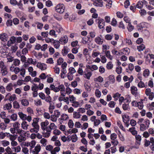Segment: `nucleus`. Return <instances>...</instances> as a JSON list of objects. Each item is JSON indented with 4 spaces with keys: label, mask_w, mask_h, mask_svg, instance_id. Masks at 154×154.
I'll return each mask as SVG.
<instances>
[{
    "label": "nucleus",
    "mask_w": 154,
    "mask_h": 154,
    "mask_svg": "<svg viewBox=\"0 0 154 154\" xmlns=\"http://www.w3.org/2000/svg\"><path fill=\"white\" fill-rule=\"evenodd\" d=\"M85 74L84 75V77L88 79H90L92 75V72L89 70H87L86 72H85Z\"/></svg>",
    "instance_id": "16"
},
{
    "label": "nucleus",
    "mask_w": 154,
    "mask_h": 154,
    "mask_svg": "<svg viewBox=\"0 0 154 154\" xmlns=\"http://www.w3.org/2000/svg\"><path fill=\"white\" fill-rule=\"evenodd\" d=\"M53 27L56 31L58 33L61 32L63 31V28L61 25L58 23L55 24Z\"/></svg>",
    "instance_id": "10"
},
{
    "label": "nucleus",
    "mask_w": 154,
    "mask_h": 154,
    "mask_svg": "<svg viewBox=\"0 0 154 154\" xmlns=\"http://www.w3.org/2000/svg\"><path fill=\"white\" fill-rule=\"evenodd\" d=\"M41 149V147L39 144H37L34 147V149H30V151L33 154H38Z\"/></svg>",
    "instance_id": "6"
},
{
    "label": "nucleus",
    "mask_w": 154,
    "mask_h": 154,
    "mask_svg": "<svg viewBox=\"0 0 154 154\" xmlns=\"http://www.w3.org/2000/svg\"><path fill=\"white\" fill-rule=\"evenodd\" d=\"M96 22L98 24V27L100 29L103 28L105 26V22L103 19L98 18L96 19Z\"/></svg>",
    "instance_id": "8"
},
{
    "label": "nucleus",
    "mask_w": 154,
    "mask_h": 154,
    "mask_svg": "<svg viewBox=\"0 0 154 154\" xmlns=\"http://www.w3.org/2000/svg\"><path fill=\"white\" fill-rule=\"evenodd\" d=\"M69 52L68 49L65 47L62 50V54L63 56H66Z\"/></svg>",
    "instance_id": "36"
},
{
    "label": "nucleus",
    "mask_w": 154,
    "mask_h": 154,
    "mask_svg": "<svg viewBox=\"0 0 154 154\" xmlns=\"http://www.w3.org/2000/svg\"><path fill=\"white\" fill-rule=\"evenodd\" d=\"M147 107L149 110H153L154 109V102H152L151 103L149 104Z\"/></svg>",
    "instance_id": "52"
},
{
    "label": "nucleus",
    "mask_w": 154,
    "mask_h": 154,
    "mask_svg": "<svg viewBox=\"0 0 154 154\" xmlns=\"http://www.w3.org/2000/svg\"><path fill=\"white\" fill-rule=\"evenodd\" d=\"M143 75L145 77H147L149 74V70L146 69L143 72Z\"/></svg>",
    "instance_id": "53"
},
{
    "label": "nucleus",
    "mask_w": 154,
    "mask_h": 154,
    "mask_svg": "<svg viewBox=\"0 0 154 154\" xmlns=\"http://www.w3.org/2000/svg\"><path fill=\"white\" fill-rule=\"evenodd\" d=\"M9 135L8 136V137L10 140L11 141H14L17 138L16 136V135H13L12 134H8Z\"/></svg>",
    "instance_id": "58"
},
{
    "label": "nucleus",
    "mask_w": 154,
    "mask_h": 154,
    "mask_svg": "<svg viewBox=\"0 0 154 154\" xmlns=\"http://www.w3.org/2000/svg\"><path fill=\"white\" fill-rule=\"evenodd\" d=\"M8 134H9V133H0V139H3L6 136V135H8Z\"/></svg>",
    "instance_id": "57"
},
{
    "label": "nucleus",
    "mask_w": 154,
    "mask_h": 154,
    "mask_svg": "<svg viewBox=\"0 0 154 154\" xmlns=\"http://www.w3.org/2000/svg\"><path fill=\"white\" fill-rule=\"evenodd\" d=\"M90 39L89 38H88V37H84L82 38V42L83 44H86L88 42L89 39Z\"/></svg>",
    "instance_id": "51"
},
{
    "label": "nucleus",
    "mask_w": 154,
    "mask_h": 154,
    "mask_svg": "<svg viewBox=\"0 0 154 154\" xmlns=\"http://www.w3.org/2000/svg\"><path fill=\"white\" fill-rule=\"evenodd\" d=\"M16 38L14 36H11L10 37V39L8 41L7 45L8 46H10L12 44L14 43L15 42Z\"/></svg>",
    "instance_id": "15"
},
{
    "label": "nucleus",
    "mask_w": 154,
    "mask_h": 154,
    "mask_svg": "<svg viewBox=\"0 0 154 154\" xmlns=\"http://www.w3.org/2000/svg\"><path fill=\"white\" fill-rule=\"evenodd\" d=\"M36 142L35 140H32L31 142H29L28 144L30 147L29 149H32L35 146L36 144Z\"/></svg>",
    "instance_id": "34"
},
{
    "label": "nucleus",
    "mask_w": 154,
    "mask_h": 154,
    "mask_svg": "<svg viewBox=\"0 0 154 154\" xmlns=\"http://www.w3.org/2000/svg\"><path fill=\"white\" fill-rule=\"evenodd\" d=\"M10 119L14 121H16L17 119V116L16 113H13L10 116Z\"/></svg>",
    "instance_id": "45"
},
{
    "label": "nucleus",
    "mask_w": 154,
    "mask_h": 154,
    "mask_svg": "<svg viewBox=\"0 0 154 154\" xmlns=\"http://www.w3.org/2000/svg\"><path fill=\"white\" fill-rule=\"evenodd\" d=\"M46 63L48 64H52L54 63L53 58H49L47 59Z\"/></svg>",
    "instance_id": "64"
},
{
    "label": "nucleus",
    "mask_w": 154,
    "mask_h": 154,
    "mask_svg": "<svg viewBox=\"0 0 154 154\" xmlns=\"http://www.w3.org/2000/svg\"><path fill=\"white\" fill-rule=\"evenodd\" d=\"M6 90L10 92L13 90V85L12 83H10L8 84L6 87Z\"/></svg>",
    "instance_id": "20"
},
{
    "label": "nucleus",
    "mask_w": 154,
    "mask_h": 154,
    "mask_svg": "<svg viewBox=\"0 0 154 154\" xmlns=\"http://www.w3.org/2000/svg\"><path fill=\"white\" fill-rule=\"evenodd\" d=\"M68 41V38L66 35L63 36L59 40V42L61 44H65Z\"/></svg>",
    "instance_id": "13"
},
{
    "label": "nucleus",
    "mask_w": 154,
    "mask_h": 154,
    "mask_svg": "<svg viewBox=\"0 0 154 154\" xmlns=\"http://www.w3.org/2000/svg\"><path fill=\"white\" fill-rule=\"evenodd\" d=\"M49 124V122L47 120H45L44 122H41V127L42 130H44L47 128Z\"/></svg>",
    "instance_id": "12"
},
{
    "label": "nucleus",
    "mask_w": 154,
    "mask_h": 154,
    "mask_svg": "<svg viewBox=\"0 0 154 154\" xmlns=\"http://www.w3.org/2000/svg\"><path fill=\"white\" fill-rule=\"evenodd\" d=\"M69 118V117L67 114H63L60 119L61 120L65 121L67 120Z\"/></svg>",
    "instance_id": "46"
},
{
    "label": "nucleus",
    "mask_w": 154,
    "mask_h": 154,
    "mask_svg": "<svg viewBox=\"0 0 154 154\" xmlns=\"http://www.w3.org/2000/svg\"><path fill=\"white\" fill-rule=\"evenodd\" d=\"M116 49L117 48H116L115 47H114L113 49L111 51L113 55L120 56V53Z\"/></svg>",
    "instance_id": "29"
},
{
    "label": "nucleus",
    "mask_w": 154,
    "mask_h": 154,
    "mask_svg": "<svg viewBox=\"0 0 154 154\" xmlns=\"http://www.w3.org/2000/svg\"><path fill=\"white\" fill-rule=\"evenodd\" d=\"M100 57L101 59V62L102 63H106L107 59L105 56L100 55Z\"/></svg>",
    "instance_id": "63"
},
{
    "label": "nucleus",
    "mask_w": 154,
    "mask_h": 154,
    "mask_svg": "<svg viewBox=\"0 0 154 154\" xmlns=\"http://www.w3.org/2000/svg\"><path fill=\"white\" fill-rule=\"evenodd\" d=\"M67 65V63L66 62L63 63L61 65V67L63 69L62 72L63 74H65L66 72V67Z\"/></svg>",
    "instance_id": "26"
},
{
    "label": "nucleus",
    "mask_w": 154,
    "mask_h": 154,
    "mask_svg": "<svg viewBox=\"0 0 154 154\" xmlns=\"http://www.w3.org/2000/svg\"><path fill=\"white\" fill-rule=\"evenodd\" d=\"M150 122L149 120L146 119L143 123L140 125V129L141 131H143L147 129L149 127Z\"/></svg>",
    "instance_id": "3"
},
{
    "label": "nucleus",
    "mask_w": 154,
    "mask_h": 154,
    "mask_svg": "<svg viewBox=\"0 0 154 154\" xmlns=\"http://www.w3.org/2000/svg\"><path fill=\"white\" fill-rule=\"evenodd\" d=\"M13 127L15 129L20 128V124L18 122H16L12 123Z\"/></svg>",
    "instance_id": "42"
},
{
    "label": "nucleus",
    "mask_w": 154,
    "mask_h": 154,
    "mask_svg": "<svg viewBox=\"0 0 154 154\" xmlns=\"http://www.w3.org/2000/svg\"><path fill=\"white\" fill-rule=\"evenodd\" d=\"M135 138L136 140V143L138 146L140 144V142L141 140V137L140 135H136Z\"/></svg>",
    "instance_id": "30"
},
{
    "label": "nucleus",
    "mask_w": 154,
    "mask_h": 154,
    "mask_svg": "<svg viewBox=\"0 0 154 154\" xmlns=\"http://www.w3.org/2000/svg\"><path fill=\"white\" fill-rule=\"evenodd\" d=\"M21 103L23 106H26L29 104V102L27 100L23 99L21 100Z\"/></svg>",
    "instance_id": "60"
},
{
    "label": "nucleus",
    "mask_w": 154,
    "mask_h": 154,
    "mask_svg": "<svg viewBox=\"0 0 154 154\" xmlns=\"http://www.w3.org/2000/svg\"><path fill=\"white\" fill-rule=\"evenodd\" d=\"M71 139L72 142H75L78 140L77 137L75 134H73L71 137Z\"/></svg>",
    "instance_id": "55"
},
{
    "label": "nucleus",
    "mask_w": 154,
    "mask_h": 154,
    "mask_svg": "<svg viewBox=\"0 0 154 154\" xmlns=\"http://www.w3.org/2000/svg\"><path fill=\"white\" fill-rule=\"evenodd\" d=\"M48 141L47 140L44 138H42L40 141V143L42 144V145L44 146H46L47 144Z\"/></svg>",
    "instance_id": "41"
},
{
    "label": "nucleus",
    "mask_w": 154,
    "mask_h": 154,
    "mask_svg": "<svg viewBox=\"0 0 154 154\" xmlns=\"http://www.w3.org/2000/svg\"><path fill=\"white\" fill-rule=\"evenodd\" d=\"M87 69H89L91 71H93L94 70H96L98 69V67L96 65H93L91 66L87 65Z\"/></svg>",
    "instance_id": "21"
},
{
    "label": "nucleus",
    "mask_w": 154,
    "mask_h": 154,
    "mask_svg": "<svg viewBox=\"0 0 154 154\" xmlns=\"http://www.w3.org/2000/svg\"><path fill=\"white\" fill-rule=\"evenodd\" d=\"M1 144L3 146H6L9 145L10 144L9 142L6 140H2L1 142Z\"/></svg>",
    "instance_id": "47"
},
{
    "label": "nucleus",
    "mask_w": 154,
    "mask_h": 154,
    "mask_svg": "<svg viewBox=\"0 0 154 154\" xmlns=\"http://www.w3.org/2000/svg\"><path fill=\"white\" fill-rule=\"evenodd\" d=\"M65 7L63 4L59 3L55 7V9L57 12L62 14L64 12Z\"/></svg>",
    "instance_id": "5"
},
{
    "label": "nucleus",
    "mask_w": 154,
    "mask_h": 154,
    "mask_svg": "<svg viewBox=\"0 0 154 154\" xmlns=\"http://www.w3.org/2000/svg\"><path fill=\"white\" fill-rule=\"evenodd\" d=\"M66 86V89L65 88L66 93V94L69 95L72 93V90L68 86L67 87V86Z\"/></svg>",
    "instance_id": "50"
},
{
    "label": "nucleus",
    "mask_w": 154,
    "mask_h": 154,
    "mask_svg": "<svg viewBox=\"0 0 154 154\" xmlns=\"http://www.w3.org/2000/svg\"><path fill=\"white\" fill-rule=\"evenodd\" d=\"M50 118L51 120L53 122H56L57 119V118L54 115H51Z\"/></svg>",
    "instance_id": "59"
},
{
    "label": "nucleus",
    "mask_w": 154,
    "mask_h": 154,
    "mask_svg": "<svg viewBox=\"0 0 154 154\" xmlns=\"http://www.w3.org/2000/svg\"><path fill=\"white\" fill-rule=\"evenodd\" d=\"M36 66L42 70H45L47 69L46 64L44 63H42L40 62H37Z\"/></svg>",
    "instance_id": "9"
},
{
    "label": "nucleus",
    "mask_w": 154,
    "mask_h": 154,
    "mask_svg": "<svg viewBox=\"0 0 154 154\" xmlns=\"http://www.w3.org/2000/svg\"><path fill=\"white\" fill-rule=\"evenodd\" d=\"M69 73H70L71 74H73L75 73L76 72V70L75 68L73 67H70L69 69Z\"/></svg>",
    "instance_id": "62"
},
{
    "label": "nucleus",
    "mask_w": 154,
    "mask_h": 154,
    "mask_svg": "<svg viewBox=\"0 0 154 154\" xmlns=\"http://www.w3.org/2000/svg\"><path fill=\"white\" fill-rule=\"evenodd\" d=\"M60 91V95L63 96L65 97L66 95V92L65 91V87L64 85L61 84L59 85V88L58 90V92Z\"/></svg>",
    "instance_id": "7"
},
{
    "label": "nucleus",
    "mask_w": 154,
    "mask_h": 154,
    "mask_svg": "<svg viewBox=\"0 0 154 154\" xmlns=\"http://www.w3.org/2000/svg\"><path fill=\"white\" fill-rule=\"evenodd\" d=\"M59 88V85L57 87H55V85L53 84H51L50 86V88L51 90H53L55 92H58V90Z\"/></svg>",
    "instance_id": "27"
},
{
    "label": "nucleus",
    "mask_w": 154,
    "mask_h": 154,
    "mask_svg": "<svg viewBox=\"0 0 154 154\" xmlns=\"http://www.w3.org/2000/svg\"><path fill=\"white\" fill-rule=\"evenodd\" d=\"M106 57L110 60H112L113 59V56H112L109 51H104Z\"/></svg>",
    "instance_id": "19"
},
{
    "label": "nucleus",
    "mask_w": 154,
    "mask_h": 154,
    "mask_svg": "<svg viewBox=\"0 0 154 154\" xmlns=\"http://www.w3.org/2000/svg\"><path fill=\"white\" fill-rule=\"evenodd\" d=\"M13 65L14 66H18L20 63V60L17 59H14L13 61Z\"/></svg>",
    "instance_id": "35"
},
{
    "label": "nucleus",
    "mask_w": 154,
    "mask_h": 154,
    "mask_svg": "<svg viewBox=\"0 0 154 154\" xmlns=\"http://www.w3.org/2000/svg\"><path fill=\"white\" fill-rule=\"evenodd\" d=\"M39 118H35L32 120V122L31 125L32 127L30 130L29 131L31 133H37L39 131V126L38 124Z\"/></svg>",
    "instance_id": "2"
},
{
    "label": "nucleus",
    "mask_w": 154,
    "mask_h": 154,
    "mask_svg": "<svg viewBox=\"0 0 154 154\" xmlns=\"http://www.w3.org/2000/svg\"><path fill=\"white\" fill-rule=\"evenodd\" d=\"M29 126V125L28 124L27 122L25 121H23L21 124V128L24 130H27Z\"/></svg>",
    "instance_id": "17"
},
{
    "label": "nucleus",
    "mask_w": 154,
    "mask_h": 154,
    "mask_svg": "<svg viewBox=\"0 0 154 154\" xmlns=\"http://www.w3.org/2000/svg\"><path fill=\"white\" fill-rule=\"evenodd\" d=\"M95 94L97 97L100 98L101 96V92L98 89H97L95 90Z\"/></svg>",
    "instance_id": "54"
},
{
    "label": "nucleus",
    "mask_w": 154,
    "mask_h": 154,
    "mask_svg": "<svg viewBox=\"0 0 154 154\" xmlns=\"http://www.w3.org/2000/svg\"><path fill=\"white\" fill-rule=\"evenodd\" d=\"M123 121L124 123H128L129 120V117L126 114L123 115L122 116Z\"/></svg>",
    "instance_id": "23"
},
{
    "label": "nucleus",
    "mask_w": 154,
    "mask_h": 154,
    "mask_svg": "<svg viewBox=\"0 0 154 154\" xmlns=\"http://www.w3.org/2000/svg\"><path fill=\"white\" fill-rule=\"evenodd\" d=\"M109 82L111 83H113L115 81V79L114 76L113 75H111L109 77Z\"/></svg>",
    "instance_id": "48"
},
{
    "label": "nucleus",
    "mask_w": 154,
    "mask_h": 154,
    "mask_svg": "<svg viewBox=\"0 0 154 154\" xmlns=\"http://www.w3.org/2000/svg\"><path fill=\"white\" fill-rule=\"evenodd\" d=\"M8 36L6 33H2L0 34V39L3 42H6L8 40Z\"/></svg>",
    "instance_id": "14"
},
{
    "label": "nucleus",
    "mask_w": 154,
    "mask_h": 154,
    "mask_svg": "<svg viewBox=\"0 0 154 154\" xmlns=\"http://www.w3.org/2000/svg\"><path fill=\"white\" fill-rule=\"evenodd\" d=\"M95 42L98 45H102L103 43V40L99 36L95 38Z\"/></svg>",
    "instance_id": "24"
},
{
    "label": "nucleus",
    "mask_w": 154,
    "mask_h": 154,
    "mask_svg": "<svg viewBox=\"0 0 154 154\" xmlns=\"http://www.w3.org/2000/svg\"><path fill=\"white\" fill-rule=\"evenodd\" d=\"M144 2H146V1L145 0L143 1V2L139 1L137 4L135 8L139 9L142 8L143 7Z\"/></svg>",
    "instance_id": "25"
},
{
    "label": "nucleus",
    "mask_w": 154,
    "mask_h": 154,
    "mask_svg": "<svg viewBox=\"0 0 154 154\" xmlns=\"http://www.w3.org/2000/svg\"><path fill=\"white\" fill-rule=\"evenodd\" d=\"M94 81L95 82H102L103 81V78L100 76L95 78L94 79Z\"/></svg>",
    "instance_id": "49"
},
{
    "label": "nucleus",
    "mask_w": 154,
    "mask_h": 154,
    "mask_svg": "<svg viewBox=\"0 0 154 154\" xmlns=\"http://www.w3.org/2000/svg\"><path fill=\"white\" fill-rule=\"evenodd\" d=\"M54 44V48L56 49H58L60 46V42L54 40V42H53Z\"/></svg>",
    "instance_id": "40"
},
{
    "label": "nucleus",
    "mask_w": 154,
    "mask_h": 154,
    "mask_svg": "<svg viewBox=\"0 0 154 154\" xmlns=\"http://www.w3.org/2000/svg\"><path fill=\"white\" fill-rule=\"evenodd\" d=\"M1 74L2 76H5L7 74L8 72L7 71V68L6 67L1 69Z\"/></svg>",
    "instance_id": "31"
},
{
    "label": "nucleus",
    "mask_w": 154,
    "mask_h": 154,
    "mask_svg": "<svg viewBox=\"0 0 154 154\" xmlns=\"http://www.w3.org/2000/svg\"><path fill=\"white\" fill-rule=\"evenodd\" d=\"M134 65L132 63H130L128 65V68L126 69V71L128 73L131 74L134 70Z\"/></svg>",
    "instance_id": "11"
},
{
    "label": "nucleus",
    "mask_w": 154,
    "mask_h": 154,
    "mask_svg": "<svg viewBox=\"0 0 154 154\" xmlns=\"http://www.w3.org/2000/svg\"><path fill=\"white\" fill-rule=\"evenodd\" d=\"M127 29L128 31L130 32L132 31L134 29V26L132 25L131 23L128 24V26H127Z\"/></svg>",
    "instance_id": "44"
},
{
    "label": "nucleus",
    "mask_w": 154,
    "mask_h": 154,
    "mask_svg": "<svg viewBox=\"0 0 154 154\" xmlns=\"http://www.w3.org/2000/svg\"><path fill=\"white\" fill-rule=\"evenodd\" d=\"M145 48V46L143 44L137 46V49L139 51H143Z\"/></svg>",
    "instance_id": "56"
},
{
    "label": "nucleus",
    "mask_w": 154,
    "mask_h": 154,
    "mask_svg": "<svg viewBox=\"0 0 154 154\" xmlns=\"http://www.w3.org/2000/svg\"><path fill=\"white\" fill-rule=\"evenodd\" d=\"M84 87L85 90L88 92H90L91 91V85L89 84L85 83L84 84Z\"/></svg>",
    "instance_id": "33"
},
{
    "label": "nucleus",
    "mask_w": 154,
    "mask_h": 154,
    "mask_svg": "<svg viewBox=\"0 0 154 154\" xmlns=\"http://www.w3.org/2000/svg\"><path fill=\"white\" fill-rule=\"evenodd\" d=\"M35 105L37 106H40L42 105V103L40 99H38L34 100Z\"/></svg>",
    "instance_id": "39"
},
{
    "label": "nucleus",
    "mask_w": 154,
    "mask_h": 154,
    "mask_svg": "<svg viewBox=\"0 0 154 154\" xmlns=\"http://www.w3.org/2000/svg\"><path fill=\"white\" fill-rule=\"evenodd\" d=\"M11 148L15 152H20L21 149V147L20 146H18L16 147H11Z\"/></svg>",
    "instance_id": "32"
},
{
    "label": "nucleus",
    "mask_w": 154,
    "mask_h": 154,
    "mask_svg": "<svg viewBox=\"0 0 154 154\" xmlns=\"http://www.w3.org/2000/svg\"><path fill=\"white\" fill-rule=\"evenodd\" d=\"M35 24L37 25V28L40 29H42L43 26V24L42 23L38 22H36Z\"/></svg>",
    "instance_id": "61"
},
{
    "label": "nucleus",
    "mask_w": 154,
    "mask_h": 154,
    "mask_svg": "<svg viewBox=\"0 0 154 154\" xmlns=\"http://www.w3.org/2000/svg\"><path fill=\"white\" fill-rule=\"evenodd\" d=\"M123 109L125 111H129L130 109L129 104H124L122 105Z\"/></svg>",
    "instance_id": "37"
},
{
    "label": "nucleus",
    "mask_w": 154,
    "mask_h": 154,
    "mask_svg": "<svg viewBox=\"0 0 154 154\" xmlns=\"http://www.w3.org/2000/svg\"><path fill=\"white\" fill-rule=\"evenodd\" d=\"M20 119L23 121L27 120L30 122L32 120V117L31 116H27L26 115L24 114L22 112H19L18 113Z\"/></svg>",
    "instance_id": "4"
},
{
    "label": "nucleus",
    "mask_w": 154,
    "mask_h": 154,
    "mask_svg": "<svg viewBox=\"0 0 154 154\" xmlns=\"http://www.w3.org/2000/svg\"><path fill=\"white\" fill-rule=\"evenodd\" d=\"M17 140L19 142H22L25 141L26 138L25 137L20 135L18 137Z\"/></svg>",
    "instance_id": "38"
},
{
    "label": "nucleus",
    "mask_w": 154,
    "mask_h": 154,
    "mask_svg": "<svg viewBox=\"0 0 154 154\" xmlns=\"http://www.w3.org/2000/svg\"><path fill=\"white\" fill-rule=\"evenodd\" d=\"M93 5L96 6L102 7L103 6L102 0H97L95 1L93 3Z\"/></svg>",
    "instance_id": "18"
},
{
    "label": "nucleus",
    "mask_w": 154,
    "mask_h": 154,
    "mask_svg": "<svg viewBox=\"0 0 154 154\" xmlns=\"http://www.w3.org/2000/svg\"><path fill=\"white\" fill-rule=\"evenodd\" d=\"M131 90L132 94L136 95L137 94V89L136 87L132 86L131 87Z\"/></svg>",
    "instance_id": "22"
},
{
    "label": "nucleus",
    "mask_w": 154,
    "mask_h": 154,
    "mask_svg": "<svg viewBox=\"0 0 154 154\" xmlns=\"http://www.w3.org/2000/svg\"><path fill=\"white\" fill-rule=\"evenodd\" d=\"M81 115L80 112L76 111H74L73 112V117L75 119H78L80 118Z\"/></svg>",
    "instance_id": "28"
},
{
    "label": "nucleus",
    "mask_w": 154,
    "mask_h": 154,
    "mask_svg": "<svg viewBox=\"0 0 154 154\" xmlns=\"http://www.w3.org/2000/svg\"><path fill=\"white\" fill-rule=\"evenodd\" d=\"M57 128V126L54 123H51L47 128L42 130L43 137L46 138L49 137L51 135L52 130L56 129Z\"/></svg>",
    "instance_id": "1"
},
{
    "label": "nucleus",
    "mask_w": 154,
    "mask_h": 154,
    "mask_svg": "<svg viewBox=\"0 0 154 154\" xmlns=\"http://www.w3.org/2000/svg\"><path fill=\"white\" fill-rule=\"evenodd\" d=\"M12 107V105L10 103H7L5 105H4L3 107V109L4 110L6 109H10Z\"/></svg>",
    "instance_id": "43"
}]
</instances>
